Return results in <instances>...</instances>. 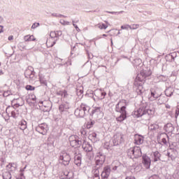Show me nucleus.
<instances>
[{
    "label": "nucleus",
    "instance_id": "nucleus-1",
    "mask_svg": "<svg viewBox=\"0 0 179 179\" xmlns=\"http://www.w3.org/2000/svg\"><path fill=\"white\" fill-rule=\"evenodd\" d=\"M150 75H152V71L148 70H143L137 75L134 85L135 87H137L136 92L138 94H139V96H142V94H143L145 92L143 83H145V79L148 78V76H150Z\"/></svg>",
    "mask_w": 179,
    "mask_h": 179
},
{
    "label": "nucleus",
    "instance_id": "nucleus-2",
    "mask_svg": "<svg viewBox=\"0 0 179 179\" xmlns=\"http://www.w3.org/2000/svg\"><path fill=\"white\" fill-rule=\"evenodd\" d=\"M155 111L149 109L146 105H143L133 112V115L134 118H139L140 117L145 115V117H147V120H150V116L153 115Z\"/></svg>",
    "mask_w": 179,
    "mask_h": 179
},
{
    "label": "nucleus",
    "instance_id": "nucleus-3",
    "mask_svg": "<svg viewBox=\"0 0 179 179\" xmlns=\"http://www.w3.org/2000/svg\"><path fill=\"white\" fill-rule=\"evenodd\" d=\"M75 116L78 118H84L86 115L90 114V106L86 103H81L80 106L75 110Z\"/></svg>",
    "mask_w": 179,
    "mask_h": 179
},
{
    "label": "nucleus",
    "instance_id": "nucleus-4",
    "mask_svg": "<svg viewBox=\"0 0 179 179\" xmlns=\"http://www.w3.org/2000/svg\"><path fill=\"white\" fill-rule=\"evenodd\" d=\"M62 36V31H53L50 33V38L47 40L46 44L50 43V47H54L57 44V41L59 40V37Z\"/></svg>",
    "mask_w": 179,
    "mask_h": 179
},
{
    "label": "nucleus",
    "instance_id": "nucleus-5",
    "mask_svg": "<svg viewBox=\"0 0 179 179\" xmlns=\"http://www.w3.org/2000/svg\"><path fill=\"white\" fill-rule=\"evenodd\" d=\"M95 167H103V164H104L106 162V155L102 152H97L95 158Z\"/></svg>",
    "mask_w": 179,
    "mask_h": 179
},
{
    "label": "nucleus",
    "instance_id": "nucleus-6",
    "mask_svg": "<svg viewBox=\"0 0 179 179\" xmlns=\"http://www.w3.org/2000/svg\"><path fill=\"white\" fill-rule=\"evenodd\" d=\"M59 159L63 166H69V163H71V155L68 152L66 151L60 152Z\"/></svg>",
    "mask_w": 179,
    "mask_h": 179
},
{
    "label": "nucleus",
    "instance_id": "nucleus-7",
    "mask_svg": "<svg viewBox=\"0 0 179 179\" xmlns=\"http://www.w3.org/2000/svg\"><path fill=\"white\" fill-rule=\"evenodd\" d=\"M113 144L111 146H118V145H121L124 142V135L121 133H117L113 136V139L112 141Z\"/></svg>",
    "mask_w": 179,
    "mask_h": 179
},
{
    "label": "nucleus",
    "instance_id": "nucleus-8",
    "mask_svg": "<svg viewBox=\"0 0 179 179\" xmlns=\"http://www.w3.org/2000/svg\"><path fill=\"white\" fill-rule=\"evenodd\" d=\"M36 131L41 134V135H47V132H48V125L46 123L40 124L36 127Z\"/></svg>",
    "mask_w": 179,
    "mask_h": 179
},
{
    "label": "nucleus",
    "instance_id": "nucleus-9",
    "mask_svg": "<svg viewBox=\"0 0 179 179\" xmlns=\"http://www.w3.org/2000/svg\"><path fill=\"white\" fill-rule=\"evenodd\" d=\"M70 108H71V105L68 101L62 102L59 106V111L61 114H66V113L69 111Z\"/></svg>",
    "mask_w": 179,
    "mask_h": 179
},
{
    "label": "nucleus",
    "instance_id": "nucleus-10",
    "mask_svg": "<svg viewBox=\"0 0 179 179\" xmlns=\"http://www.w3.org/2000/svg\"><path fill=\"white\" fill-rule=\"evenodd\" d=\"M36 75V72L34 71V69L32 66H28V68L24 71V76L27 79H31V80H34V76Z\"/></svg>",
    "mask_w": 179,
    "mask_h": 179
},
{
    "label": "nucleus",
    "instance_id": "nucleus-11",
    "mask_svg": "<svg viewBox=\"0 0 179 179\" xmlns=\"http://www.w3.org/2000/svg\"><path fill=\"white\" fill-rule=\"evenodd\" d=\"M110 174H111V166L107 165L103 168L101 177L102 179H108Z\"/></svg>",
    "mask_w": 179,
    "mask_h": 179
},
{
    "label": "nucleus",
    "instance_id": "nucleus-12",
    "mask_svg": "<svg viewBox=\"0 0 179 179\" xmlns=\"http://www.w3.org/2000/svg\"><path fill=\"white\" fill-rule=\"evenodd\" d=\"M6 114H9L10 113L13 118H17V117H19V111L16 110L13 106L7 107L6 109Z\"/></svg>",
    "mask_w": 179,
    "mask_h": 179
},
{
    "label": "nucleus",
    "instance_id": "nucleus-13",
    "mask_svg": "<svg viewBox=\"0 0 179 179\" xmlns=\"http://www.w3.org/2000/svg\"><path fill=\"white\" fill-rule=\"evenodd\" d=\"M82 148L83 149L84 152H92L93 150V146L89 142L86 141V140H83L81 143Z\"/></svg>",
    "mask_w": 179,
    "mask_h": 179
},
{
    "label": "nucleus",
    "instance_id": "nucleus-14",
    "mask_svg": "<svg viewBox=\"0 0 179 179\" xmlns=\"http://www.w3.org/2000/svg\"><path fill=\"white\" fill-rule=\"evenodd\" d=\"M103 108L101 107H95L94 110H92V112H90V115L91 117H99V115H103Z\"/></svg>",
    "mask_w": 179,
    "mask_h": 179
},
{
    "label": "nucleus",
    "instance_id": "nucleus-15",
    "mask_svg": "<svg viewBox=\"0 0 179 179\" xmlns=\"http://www.w3.org/2000/svg\"><path fill=\"white\" fill-rule=\"evenodd\" d=\"M166 156H168L171 160H176V157H177V150L175 148H169Z\"/></svg>",
    "mask_w": 179,
    "mask_h": 179
},
{
    "label": "nucleus",
    "instance_id": "nucleus-16",
    "mask_svg": "<svg viewBox=\"0 0 179 179\" xmlns=\"http://www.w3.org/2000/svg\"><path fill=\"white\" fill-rule=\"evenodd\" d=\"M151 163L152 161L150 160V157H149L148 155H143V164H144L145 169H150Z\"/></svg>",
    "mask_w": 179,
    "mask_h": 179
},
{
    "label": "nucleus",
    "instance_id": "nucleus-17",
    "mask_svg": "<svg viewBox=\"0 0 179 179\" xmlns=\"http://www.w3.org/2000/svg\"><path fill=\"white\" fill-rule=\"evenodd\" d=\"M133 153L134 159H138V157H141V156H142L141 148L138 146L133 148Z\"/></svg>",
    "mask_w": 179,
    "mask_h": 179
},
{
    "label": "nucleus",
    "instance_id": "nucleus-18",
    "mask_svg": "<svg viewBox=\"0 0 179 179\" xmlns=\"http://www.w3.org/2000/svg\"><path fill=\"white\" fill-rule=\"evenodd\" d=\"M153 162H160L162 154L159 151L152 152L151 154Z\"/></svg>",
    "mask_w": 179,
    "mask_h": 179
},
{
    "label": "nucleus",
    "instance_id": "nucleus-19",
    "mask_svg": "<svg viewBox=\"0 0 179 179\" xmlns=\"http://www.w3.org/2000/svg\"><path fill=\"white\" fill-rule=\"evenodd\" d=\"M159 97H162V93H159V90L155 91L151 90V100H156V99H159Z\"/></svg>",
    "mask_w": 179,
    "mask_h": 179
},
{
    "label": "nucleus",
    "instance_id": "nucleus-20",
    "mask_svg": "<svg viewBox=\"0 0 179 179\" xmlns=\"http://www.w3.org/2000/svg\"><path fill=\"white\" fill-rule=\"evenodd\" d=\"M74 164L78 166V167H80L82 164V155L78 154L74 157Z\"/></svg>",
    "mask_w": 179,
    "mask_h": 179
},
{
    "label": "nucleus",
    "instance_id": "nucleus-21",
    "mask_svg": "<svg viewBox=\"0 0 179 179\" xmlns=\"http://www.w3.org/2000/svg\"><path fill=\"white\" fill-rule=\"evenodd\" d=\"M164 131L168 132V134H171L173 131L174 130V127H173V124L171 123H167L164 127Z\"/></svg>",
    "mask_w": 179,
    "mask_h": 179
},
{
    "label": "nucleus",
    "instance_id": "nucleus-22",
    "mask_svg": "<svg viewBox=\"0 0 179 179\" xmlns=\"http://www.w3.org/2000/svg\"><path fill=\"white\" fill-rule=\"evenodd\" d=\"M134 143L136 145H142L143 143V136L140 135L135 136Z\"/></svg>",
    "mask_w": 179,
    "mask_h": 179
},
{
    "label": "nucleus",
    "instance_id": "nucleus-23",
    "mask_svg": "<svg viewBox=\"0 0 179 179\" xmlns=\"http://www.w3.org/2000/svg\"><path fill=\"white\" fill-rule=\"evenodd\" d=\"M70 145L72 148H80V146H82V141L78 139L74 141H71Z\"/></svg>",
    "mask_w": 179,
    "mask_h": 179
},
{
    "label": "nucleus",
    "instance_id": "nucleus-24",
    "mask_svg": "<svg viewBox=\"0 0 179 179\" xmlns=\"http://www.w3.org/2000/svg\"><path fill=\"white\" fill-rule=\"evenodd\" d=\"M174 93V89L169 87L165 90V95L166 97H171Z\"/></svg>",
    "mask_w": 179,
    "mask_h": 179
},
{
    "label": "nucleus",
    "instance_id": "nucleus-25",
    "mask_svg": "<svg viewBox=\"0 0 179 179\" xmlns=\"http://www.w3.org/2000/svg\"><path fill=\"white\" fill-rule=\"evenodd\" d=\"M18 127H19L20 129H21L22 131H24V129H26V128H27V122H26V120H22L19 122Z\"/></svg>",
    "mask_w": 179,
    "mask_h": 179
},
{
    "label": "nucleus",
    "instance_id": "nucleus-26",
    "mask_svg": "<svg viewBox=\"0 0 179 179\" xmlns=\"http://www.w3.org/2000/svg\"><path fill=\"white\" fill-rule=\"evenodd\" d=\"M2 177L3 179H12V174L10 173V171L6 170L3 171Z\"/></svg>",
    "mask_w": 179,
    "mask_h": 179
},
{
    "label": "nucleus",
    "instance_id": "nucleus-27",
    "mask_svg": "<svg viewBox=\"0 0 179 179\" xmlns=\"http://www.w3.org/2000/svg\"><path fill=\"white\" fill-rule=\"evenodd\" d=\"M161 136H163V138H162V142L163 143V144L167 145L169 139V135H167V134L166 133H162Z\"/></svg>",
    "mask_w": 179,
    "mask_h": 179
},
{
    "label": "nucleus",
    "instance_id": "nucleus-28",
    "mask_svg": "<svg viewBox=\"0 0 179 179\" xmlns=\"http://www.w3.org/2000/svg\"><path fill=\"white\" fill-rule=\"evenodd\" d=\"M122 104H127V101L124 99H122L117 103V104L115 106V111H117V113H120V110L121 109L120 108V106H122Z\"/></svg>",
    "mask_w": 179,
    "mask_h": 179
},
{
    "label": "nucleus",
    "instance_id": "nucleus-29",
    "mask_svg": "<svg viewBox=\"0 0 179 179\" xmlns=\"http://www.w3.org/2000/svg\"><path fill=\"white\" fill-rule=\"evenodd\" d=\"M24 41H36V38L33 35H27L24 36Z\"/></svg>",
    "mask_w": 179,
    "mask_h": 179
},
{
    "label": "nucleus",
    "instance_id": "nucleus-30",
    "mask_svg": "<svg viewBox=\"0 0 179 179\" xmlns=\"http://www.w3.org/2000/svg\"><path fill=\"white\" fill-rule=\"evenodd\" d=\"M125 104L126 103L122 104V107L119 110V113H120V115H127V106H125Z\"/></svg>",
    "mask_w": 179,
    "mask_h": 179
},
{
    "label": "nucleus",
    "instance_id": "nucleus-31",
    "mask_svg": "<svg viewBox=\"0 0 179 179\" xmlns=\"http://www.w3.org/2000/svg\"><path fill=\"white\" fill-rule=\"evenodd\" d=\"M177 57V55L176 53H171L166 56V59L168 61H170L171 62H174V59Z\"/></svg>",
    "mask_w": 179,
    "mask_h": 179
},
{
    "label": "nucleus",
    "instance_id": "nucleus-32",
    "mask_svg": "<svg viewBox=\"0 0 179 179\" xmlns=\"http://www.w3.org/2000/svg\"><path fill=\"white\" fill-rule=\"evenodd\" d=\"M127 156L129 157V159H134V148H131L129 150H127Z\"/></svg>",
    "mask_w": 179,
    "mask_h": 179
},
{
    "label": "nucleus",
    "instance_id": "nucleus-33",
    "mask_svg": "<svg viewBox=\"0 0 179 179\" xmlns=\"http://www.w3.org/2000/svg\"><path fill=\"white\" fill-rule=\"evenodd\" d=\"M100 167L99 166H94L93 171H94V177H100V171L99 170H100Z\"/></svg>",
    "mask_w": 179,
    "mask_h": 179
},
{
    "label": "nucleus",
    "instance_id": "nucleus-34",
    "mask_svg": "<svg viewBox=\"0 0 179 179\" xmlns=\"http://www.w3.org/2000/svg\"><path fill=\"white\" fill-rule=\"evenodd\" d=\"M148 129L149 131H152V132H155V131H157V129H159V125L156 124H151L149 126Z\"/></svg>",
    "mask_w": 179,
    "mask_h": 179
},
{
    "label": "nucleus",
    "instance_id": "nucleus-35",
    "mask_svg": "<svg viewBox=\"0 0 179 179\" xmlns=\"http://www.w3.org/2000/svg\"><path fill=\"white\" fill-rule=\"evenodd\" d=\"M96 124V122L94 120H90L87 122L86 127L87 129H90V128H93V125Z\"/></svg>",
    "mask_w": 179,
    "mask_h": 179
},
{
    "label": "nucleus",
    "instance_id": "nucleus-36",
    "mask_svg": "<svg viewBox=\"0 0 179 179\" xmlns=\"http://www.w3.org/2000/svg\"><path fill=\"white\" fill-rule=\"evenodd\" d=\"M124 120H127V115H120L119 117L116 118V120L118 122H122V121H124Z\"/></svg>",
    "mask_w": 179,
    "mask_h": 179
},
{
    "label": "nucleus",
    "instance_id": "nucleus-37",
    "mask_svg": "<svg viewBox=\"0 0 179 179\" xmlns=\"http://www.w3.org/2000/svg\"><path fill=\"white\" fill-rule=\"evenodd\" d=\"M39 82H41V85H44L47 86V80L44 78V76L39 75Z\"/></svg>",
    "mask_w": 179,
    "mask_h": 179
},
{
    "label": "nucleus",
    "instance_id": "nucleus-38",
    "mask_svg": "<svg viewBox=\"0 0 179 179\" xmlns=\"http://www.w3.org/2000/svg\"><path fill=\"white\" fill-rule=\"evenodd\" d=\"M78 139H79V136L76 135H72L69 138V141L70 143L73 142L74 141H77Z\"/></svg>",
    "mask_w": 179,
    "mask_h": 179
},
{
    "label": "nucleus",
    "instance_id": "nucleus-39",
    "mask_svg": "<svg viewBox=\"0 0 179 179\" xmlns=\"http://www.w3.org/2000/svg\"><path fill=\"white\" fill-rule=\"evenodd\" d=\"M19 48H22V50H27L26 48V43L25 42H20L18 44Z\"/></svg>",
    "mask_w": 179,
    "mask_h": 179
},
{
    "label": "nucleus",
    "instance_id": "nucleus-40",
    "mask_svg": "<svg viewBox=\"0 0 179 179\" xmlns=\"http://www.w3.org/2000/svg\"><path fill=\"white\" fill-rule=\"evenodd\" d=\"M159 82H166L167 80V76L161 75L157 77Z\"/></svg>",
    "mask_w": 179,
    "mask_h": 179
},
{
    "label": "nucleus",
    "instance_id": "nucleus-41",
    "mask_svg": "<svg viewBox=\"0 0 179 179\" xmlns=\"http://www.w3.org/2000/svg\"><path fill=\"white\" fill-rule=\"evenodd\" d=\"M97 26L101 30H106V29L108 27V26L106 25L105 24H98Z\"/></svg>",
    "mask_w": 179,
    "mask_h": 179
},
{
    "label": "nucleus",
    "instance_id": "nucleus-42",
    "mask_svg": "<svg viewBox=\"0 0 179 179\" xmlns=\"http://www.w3.org/2000/svg\"><path fill=\"white\" fill-rule=\"evenodd\" d=\"M6 168L8 169L10 171H13V170H16V168L13 166V164H9L6 166Z\"/></svg>",
    "mask_w": 179,
    "mask_h": 179
},
{
    "label": "nucleus",
    "instance_id": "nucleus-43",
    "mask_svg": "<svg viewBox=\"0 0 179 179\" xmlns=\"http://www.w3.org/2000/svg\"><path fill=\"white\" fill-rule=\"evenodd\" d=\"M99 93L101 94V96L98 97L99 100H103V99H104V97H106V96L107 95V93L106 92H99Z\"/></svg>",
    "mask_w": 179,
    "mask_h": 179
},
{
    "label": "nucleus",
    "instance_id": "nucleus-44",
    "mask_svg": "<svg viewBox=\"0 0 179 179\" xmlns=\"http://www.w3.org/2000/svg\"><path fill=\"white\" fill-rule=\"evenodd\" d=\"M63 99H69V94L66 92V90H63V95L62 96Z\"/></svg>",
    "mask_w": 179,
    "mask_h": 179
},
{
    "label": "nucleus",
    "instance_id": "nucleus-45",
    "mask_svg": "<svg viewBox=\"0 0 179 179\" xmlns=\"http://www.w3.org/2000/svg\"><path fill=\"white\" fill-rule=\"evenodd\" d=\"M26 101H27V103L29 105V106H35V103H34V101H31V99H26Z\"/></svg>",
    "mask_w": 179,
    "mask_h": 179
},
{
    "label": "nucleus",
    "instance_id": "nucleus-46",
    "mask_svg": "<svg viewBox=\"0 0 179 179\" xmlns=\"http://www.w3.org/2000/svg\"><path fill=\"white\" fill-rule=\"evenodd\" d=\"M128 27H129V29H131V30H135L136 29H138L139 28V24H133L132 26H129L127 25Z\"/></svg>",
    "mask_w": 179,
    "mask_h": 179
},
{
    "label": "nucleus",
    "instance_id": "nucleus-47",
    "mask_svg": "<svg viewBox=\"0 0 179 179\" xmlns=\"http://www.w3.org/2000/svg\"><path fill=\"white\" fill-rule=\"evenodd\" d=\"M52 16L53 17H65V15H63L62 14H58V13H52Z\"/></svg>",
    "mask_w": 179,
    "mask_h": 179
},
{
    "label": "nucleus",
    "instance_id": "nucleus-48",
    "mask_svg": "<svg viewBox=\"0 0 179 179\" xmlns=\"http://www.w3.org/2000/svg\"><path fill=\"white\" fill-rule=\"evenodd\" d=\"M107 13H110L111 15H121V13H124V11H120V12L107 11Z\"/></svg>",
    "mask_w": 179,
    "mask_h": 179
},
{
    "label": "nucleus",
    "instance_id": "nucleus-49",
    "mask_svg": "<svg viewBox=\"0 0 179 179\" xmlns=\"http://www.w3.org/2000/svg\"><path fill=\"white\" fill-rule=\"evenodd\" d=\"M26 90H34V89H36L34 87L31 86V85H27L25 87Z\"/></svg>",
    "mask_w": 179,
    "mask_h": 179
},
{
    "label": "nucleus",
    "instance_id": "nucleus-50",
    "mask_svg": "<svg viewBox=\"0 0 179 179\" xmlns=\"http://www.w3.org/2000/svg\"><path fill=\"white\" fill-rule=\"evenodd\" d=\"M6 162V160L5 159V158L1 157L0 158V166H3V164H5Z\"/></svg>",
    "mask_w": 179,
    "mask_h": 179
},
{
    "label": "nucleus",
    "instance_id": "nucleus-51",
    "mask_svg": "<svg viewBox=\"0 0 179 179\" xmlns=\"http://www.w3.org/2000/svg\"><path fill=\"white\" fill-rule=\"evenodd\" d=\"M71 174V173L66 171L64 172V176H66V179H72V177H69V175Z\"/></svg>",
    "mask_w": 179,
    "mask_h": 179
},
{
    "label": "nucleus",
    "instance_id": "nucleus-52",
    "mask_svg": "<svg viewBox=\"0 0 179 179\" xmlns=\"http://www.w3.org/2000/svg\"><path fill=\"white\" fill-rule=\"evenodd\" d=\"M38 26H40V23L34 22L31 26V29H36V27H38Z\"/></svg>",
    "mask_w": 179,
    "mask_h": 179
},
{
    "label": "nucleus",
    "instance_id": "nucleus-53",
    "mask_svg": "<svg viewBox=\"0 0 179 179\" xmlns=\"http://www.w3.org/2000/svg\"><path fill=\"white\" fill-rule=\"evenodd\" d=\"M10 95V91H5L3 94L4 97H8V96Z\"/></svg>",
    "mask_w": 179,
    "mask_h": 179
},
{
    "label": "nucleus",
    "instance_id": "nucleus-54",
    "mask_svg": "<svg viewBox=\"0 0 179 179\" xmlns=\"http://www.w3.org/2000/svg\"><path fill=\"white\" fill-rule=\"evenodd\" d=\"M56 94H57V96H61L62 97V96L64 94V91H61V90L57 91Z\"/></svg>",
    "mask_w": 179,
    "mask_h": 179
},
{
    "label": "nucleus",
    "instance_id": "nucleus-55",
    "mask_svg": "<svg viewBox=\"0 0 179 179\" xmlns=\"http://www.w3.org/2000/svg\"><path fill=\"white\" fill-rule=\"evenodd\" d=\"M80 132L81 135H83L84 136L86 135V134H87V132L86 131V130H85V129H81L80 130Z\"/></svg>",
    "mask_w": 179,
    "mask_h": 179
},
{
    "label": "nucleus",
    "instance_id": "nucleus-56",
    "mask_svg": "<svg viewBox=\"0 0 179 179\" xmlns=\"http://www.w3.org/2000/svg\"><path fill=\"white\" fill-rule=\"evenodd\" d=\"M72 22H73V27H75V29L77 30V31H79V30H80V29H79V27H78V25H77L76 24H75V21L73 20Z\"/></svg>",
    "mask_w": 179,
    "mask_h": 179
},
{
    "label": "nucleus",
    "instance_id": "nucleus-57",
    "mask_svg": "<svg viewBox=\"0 0 179 179\" xmlns=\"http://www.w3.org/2000/svg\"><path fill=\"white\" fill-rule=\"evenodd\" d=\"M28 99H31V100L36 104V96L34 95H31Z\"/></svg>",
    "mask_w": 179,
    "mask_h": 179
},
{
    "label": "nucleus",
    "instance_id": "nucleus-58",
    "mask_svg": "<svg viewBox=\"0 0 179 179\" xmlns=\"http://www.w3.org/2000/svg\"><path fill=\"white\" fill-rule=\"evenodd\" d=\"M178 115H179V106H178L176 108L175 116L177 117H178Z\"/></svg>",
    "mask_w": 179,
    "mask_h": 179
},
{
    "label": "nucleus",
    "instance_id": "nucleus-59",
    "mask_svg": "<svg viewBox=\"0 0 179 179\" xmlns=\"http://www.w3.org/2000/svg\"><path fill=\"white\" fill-rule=\"evenodd\" d=\"M81 94H83V90H77V96H81Z\"/></svg>",
    "mask_w": 179,
    "mask_h": 179
},
{
    "label": "nucleus",
    "instance_id": "nucleus-60",
    "mask_svg": "<svg viewBox=\"0 0 179 179\" xmlns=\"http://www.w3.org/2000/svg\"><path fill=\"white\" fill-rule=\"evenodd\" d=\"M149 179H159V176L157 175L152 176L149 178Z\"/></svg>",
    "mask_w": 179,
    "mask_h": 179
},
{
    "label": "nucleus",
    "instance_id": "nucleus-61",
    "mask_svg": "<svg viewBox=\"0 0 179 179\" xmlns=\"http://www.w3.org/2000/svg\"><path fill=\"white\" fill-rule=\"evenodd\" d=\"M128 25H122V26H121V29H122V30H127V29H128Z\"/></svg>",
    "mask_w": 179,
    "mask_h": 179
},
{
    "label": "nucleus",
    "instance_id": "nucleus-62",
    "mask_svg": "<svg viewBox=\"0 0 179 179\" xmlns=\"http://www.w3.org/2000/svg\"><path fill=\"white\" fill-rule=\"evenodd\" d=\"M125 179H136V178H135V177H134V176H127V177H126Z\"/></svg>",
    "mask_w": 179,
    "mask_h": 179
},
{
    "label": "nucleus",
    "instance_id": "nucleus-63",
    "mask_svg": "<svg viewBox=\"0 0 179 179\" xmlns=\"http://www.w3.org/2000/svg\"><path fill=\"white\" fill-rule=\"evenodd\" d=\"M20 176H21L20 178H17L16 179H23V177L24 176L22 173H20Z\"/></svg>",
    "mask_w": 179,
    "mask_h": 179
},
{
    "label": "nucleus",
    "instance_id": "nucleus-64",
    "mask_svg": "<svg viewBox=\"0 0 179 179\" xmlns=\"http://www.w3.org/2000/svg\"><path fill=\"white\" fill-rule=\"evenodd\" d=\"M176 177L177 179H179V171L176 173Z\"/></svg>",
    "mask_w": 179,
    "mask_h": 179
}]
</instances>
